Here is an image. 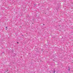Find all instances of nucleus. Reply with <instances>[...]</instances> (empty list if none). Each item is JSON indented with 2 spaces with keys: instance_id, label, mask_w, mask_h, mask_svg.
Returning a JSON list of instances; mask_svg holds the SVG:
<instances>
[{
  "instance_id": "obj_2",
  "label": "nucleus",
  "mask_w": 73,
  "mask_h": 73,
  "mask_svg": "<svg viewBox=\"0 0 73 73\" xmlns=\"http://www.w3.org/2000/svg\"><path fill=\"white\" fill-rule=\"evenodd\" d=\"M6 28H7V27H6Z\"/></svg>"
},
{
  "instance_id": "obj_5",
  "label": "nucleus",
  "mask_w": 73,
  "mask_h": 73,
  "mask_svg": "<svg viewBox=\"0 0 73 73\" xmlns=\"http://www.w3.org/2000/svg\"><path fill=\"white\" fill-rule=\"evenodd\" d=\"M43 25H44V24H43Z\"/></svg>"
},
{
  "instance_id": "obj_1",
  "label": "nucleus",
  "mask_w": 73,
  "mask_h": 73,
  "mask_svg": "<svg viewBox=\"0 0 73 73\" xmlns=\"http://www.w3.org/2000/svg\"><path fill=\"white\" fill-rule=\"evenodd\" d=\"M54 73H55V71H54Z\"/></svg>"
},
{
  "instance_id": "obj_4",
  "label": "nucleus",
  "mask_w": 73,
  "mask_h": 73,
  "mask_svg": "<svg viewBox=\"0 0 73 73\" xmlns=\"http://www.w3.org/2000/svg\"><path fill=\"white\" fill-rule=\"evenodd\" d=\"M70 70V69H69L68 70Z\"/></svg>"
},
{
  "instance_id": "obj_3",
  "label": "nucleus",
  "mask_w": 73,
  "mask_h": 73,
  "mask_svg": "<svg viewBox=\"0 0 73 73\" xmlns=\"http://www.w3.org/2000/svg\"><path fill=\"white\" fill-rule=\"evenodd\" d=\"M17 43H18V44H19V42H17Z\"/></svg>"
}]
</instances>
